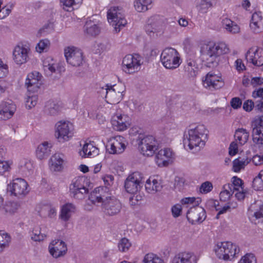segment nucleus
<instances>
[{
  "mask_svg": "<svg viewBox=\"0 0 263 263\" xmlns=\"http://www.w3.org/2000/svg\"><path fill=\"white\" fill-rule=\"evenodd\" d=\"M252 186L256 191L263 190V180L259 175L254 179L252 182Z\"/></svg>",
  "mask_w": 263,
  "mask_h": 263,
  "instance_id": "50",
  "label": "nucleus"
},
{
  "mask_svg": "<svg viewBox=\"0 0 263 263\" xmlns=\"http://www.w3.org/2000/svg\"><path fill=\"white\" fill-rule=\"evenodd\" d=\"M15 109L14 104L9 102H2L0 104V120H6L10 118Z\"/></svg>",
  "mask_w": 263,
  "mask_h": 263,
  "instance_id": "26",
  "label": "nucleus"
},
{
  "mask_svg": "<svg viewBox=\"0 0 263 263\" xmlns=\"http://www.w3.org/2000/svg\"><path fill=\"white\" fill-rule=\"evenodd\" d=\"M213 189V185L212 183L209 181H206L203 183L200 187V192L202 193H208L210 192Z\"/></svg>",
  "mask_w": 263,
  "mask_h": 263,
  "instance_id": "54",
  "label": "nucleus"
},
{
  "mask_svg": "<svg viewBox=\"0 0 263 263\" xmlns=\"http://www.w3.org/2000/svg\"><path fill=\"white\" fill-rule=\"evenodd\" d=\"M249 212H254L253 216L256 219L263 217V204L254 203L251 205L249 209Z\"/></svg>",
  "mask_w": 263,
  "mask_h": 263,
  "instance_id": "38",
  "label": "nucleus"
},
{
  "mask_svg": "<svg viewBox=\"0 0 263 263\" xmlns=\"http://www.w3.org/2000/svg\"><path fill=\"white\" fill-rule=\"evenodd\" d=\"M43 67L44 71L48 76L51 75L56 71V67L55 64L48 63L47 61H44L43 63Z\"/></svg>",
  "mask_w": 263,
  "mask_h": 263,
  "instance_id": "49",
  "label": "nucleus"
},
{
  "mask_svg": "<svg viewBox=\"0 0 263 263\" xmlns=\"http://www.w3.org/2000/svg\"><path fill=\"white\" fill-rule=\"evenodd\" d=\"M250 84L253 87L261 85L263 84V78L261 77L252 78Z\"/></svg>",
  "mask_w": 263,
  "mask_h": 263,
  "instance_id": "61",
  "label": "nucleus"
},
{
  "mask_svg": "<svg viewBox=\"0 0 263 263\" xmlns=\"http://www.w3.org/2000/svg\"><path fill=\"white\" fill-rule=\"evenodd\" d=\"M221 25L227 31L231 33H237L240 31V28L238 25L235 22L228 17H223L222 18Z\"/></svg>",
  "mask_w": 263,
  "mask_h": 263,
  "instance_id": "28",
  "label": "nucleus"
},
{
  "mask_svg": "<svg viewBox=\"0 0 263 263\" xmlns=\"http://www.w3.org/2000/svg\"><path fill=\"white\" fill-rule=\"evenodd\" d=\"M41 74L36 71L29 73L25 82V85L29 91H36L42 84Z\"/></svg>",
  "mask_w": 263,
  "mask_h": 263,
  "instance_id": "20",
  "label": "nucleus"
},
{
  "mask_svg": "<svg viewBox=\"0 0 263 263\" xmlns=\"http://www.w3.org/2000/svg\"><path fill=\"white\" fill-rule=\"evenodd\" d=\"M250 26L256 33L263 31V19L261 12H255L252 14Z\"/></svg>",
  "mask_w": 263,
  "mask_h": 263,
  "instance_id": "25",
  "label": "nucleus"
},
{
  "mask_svg": "<svg viewBox=\"0 0 263 263\" xmlns=\"http://www.w3.org/2000/svg\"><path fill=\"white\" fill-rule=\"evenodd\" d=\"M50 254L54 258L63 256L67 252V246L65 242L60 239L53 240L49 246Z\"/></svg>",
  "mask_w": 263,
  "mask_h": 263,
  "instance_id": "19",
  "label": "nucleus"
},
{
  "mask_svg": "<svg viewBox=\"0 0 263 263\" xmlns=\"http://www.w3.org/2000/svg\"><path fill=\"white\" fill-rule=\"evenodd\" d=\"M217 256L224 260H231L238 254L239 249L238 247L230 241L218 242L214 248Z\"/></svg>",
  "mask_w": 263,
  "mask_h": 263,
  "instance_id": "5",
  "label": "nucleus"
},
{
  "mask_svg": "<svg viewBox=\"0 0 263 263\" xmlns=\"http://www.w3.org/2000/svg\"><path fill=\"white\" fill-rule=\"evenodd\" d=\"M88 183V179L83 177L72 181L69 186L70 196L77 199L84 198L89 193V189L87 187Z\"/></svg>",
  "mask_w": 263,
  "mask_h": 263,
  "instance_id": "6",
  "label": "nucleus"
},
{
  "mask_svg": "<svg viewBox=\"0 0 263 263\" xmlns=\"http://www.w3.org/2000/svg\"><path fill=\"white\" fill-rule=\"evenodd\" d=\"M107 19L108 22L114 27V30L116 33L119 32L127 24L126 20L123 15L119 12L118 7L110 8L108 10Z\"/></svg>",
  "mask_w": 263,
  "mask_h": 263,
  "instance_id": "9",
  "label": "nucleus"
},
{
  "mask_svg": "<svg viewBox=\"0 0 263 263\" xmlns=\"http://www.w3.org/2000/svg\"><path fill=\"white\" fill-rule=\"evenodd\" d=\"M143 262V263H164L160 257L153 253L146 254Z\"/></svg>",
  "mask_w": 263,
  "mask_h": 263,
  "instance_id": "45",
  "label": "nucleus"
},
{
  "mask_svg": "<svg viewBox=\"0 0 263 263\" xmlns=\"http://www.w3.org/2000/svg\"><path fill=\"white\" fill-rule=\"evenodd\" d=\"M252 128V129L257 128L263 130V116L260 117L253 122Z\"/></svg>",
  "mask_w": 263,
  "mask_h": 263,
  "instance_id": "57",
  "label": "nucleus"
},
{
  "mask_svg": "<svg viewBox=\"0 0 263 263\" xmlns=\"http://www.w3.org/2000/svg\"><path fill=\"white\" fill-rule=\"evenodd\" d=\"M29 49L23 46H17L15 47L13 56V60L16 64L21 65L25 63L28 60V53Z\"/></svg>",
  "mask_w": 263,
  "mask_h": 263,
  "instance_id": "22",
  "label": "nucleus"
},
{
  "mask_svg": "<svg viewBox=\"0 0 263 263\" xmlns=\"http://www.w3.org/2000/svg\"><path fill=\"white\" fill-rule=\"evenodd\" d=\"M238 263H256V259L254 254H247L241 258Z\"/></svg>",
  "mask_w": 263,
  "mask_h": 263,
  "instance_id": "52",
  "label": "nucleus"
},
{
  "mask_svg": "<svg viewBox=\"0 0 263 263\" xmlns=\"http://www.w3.org/2000/svg\"><path fill=\"white\" fill-rule=\"evenodd\" d=\"M162 187L161 183L154 179L152 181H151V179H148L145 184L146 191L150 194H154L157 192L161 191Z\"/></svg>",
  "mask_w": 263,
  "mask_h": 263,
  "instance_id": "32",
  "label": "nucleus"
},
{
  "mask_svg": "<svg viewBox=\"0 0 263 263\" xmlns=\"http://www.w3.org/2000/svg\"><path fill=\"white\" fill-rule=\"evenodd\" d=\"M27 187V182L24 179L16 178L8 185L7 190L12 195L20 197L28 194L29 191Z\"/></svg>",
  "mask_w": 263,
  "mask_h": 263,
  "instance_id": "12",
  "label": "nucleus"
},
{
  "mask_svg": "<svg viewBox=\"0 0 263 263\" xmlns=\"http://www.w3.org/2000/svg\"><path fill=\"white\" fill-rule=\"evenodd\" d=\"M246 59L255 66L263 65V49L260 47H252L246 54Z\"/></svg>",
  "mask_w": 263,
  "mask_h": 263,
  "instance_id": "18",
  "label": "nucleus"
},
{
  "mask_svg": "<svg viewBox=\"0 0 263 263\" xmlns=\"http://www.w3.org/2000/svg\"><path fill=\"white\" fill-rule=\"evenodd\" d=\"M238 152V145L236 142H232L229 147V154L234 156Z\"/></svg>",
  "mask_w": 263,
  "mask_h": 263,
  "instance_id": "64",
  "label": "nucleus"
},
{
  "mask_svg": "<svg viewBox=\"0 0 263 263\" xmlns=\"http://www.w3.org/2000/svg\"><path fill=\"white\" fill-rule=\"evenodd\" d=\"M249 133L245 128H238L236 130L234 137L236 141H238L240 145H243L247 142L249 137Z\"/></svg>",
  "mask_w": 263,
  "mask_h": 263,
  "instance_id": "33",
  "label": "nucleus"
},
{
  "mask_svg": "<svg viewBox=\"0 0 263 263\" xmlns=\"http://www.w3.org/2000/svg\"><path fill=\"white\" fill-rule=\"evenodd\" d=\"M52 145L48 142H44L40 144L36 149V157L40 160L47 158L51 154Z\"/></svg>",
  "mask_w": 263,
  "mask_h": 263,
  "instance_id": "27",
  "label": "nucleus"
},
{
  "mask_svg": "<svg viewBox=\"0 0 263 263\" xmlns=\"http://www.w3.org/2000/svg\"><path fill=\"white\" fill-rule=\"evenodd\" d=\"M50 42L47 39L42 40L37 44L35 48L37 52L41 53L46 51L49 48Z\"/></svg>",
  "mask_w": 263,
  "mask_h": 263,
  "instance_id": "48",
  "label": "nucleus"
},
{
  "mask_svg": "<svg viewBox=\"0 0 263 263\" xmlns=\"http://www.w3.org/2000/svg\"><path fill=\"white\" fill-rule=\"evenodd\" d=\"M145 30L147 34L152 36V34H154L155 32L158 31V29L156 27L155 24H147L145 26Z\"/></svg>",
  "mask_w": 263,
  "mask_h": 263,
  "instance_id": "58",
  "label": "nucleus"
},
{
  "mask_svg": "<svg viewBox=\"0 0 263 263\" xmlns=\"http://www.w3.org/2000/svg\"><path fill=\"white\" fill-rule=\"evenodd\" d=\"M103 191L102 187L95 189L90 193L89 199L93 203L101 202V208L103 212L108 216H114L119 214L122 209L120 201L115 197L106 196L101 193Z\"/></svg>",
  "mask_w": 263,
  "mask_h": 263,
  "instance_id": "1",
  "label": "nucleus"
},
{
  "mask_svg": "<svg viewBox=\"0 0 263 263\" xmlns=\"http://www.w3.org/2000/svg\"><path fill=\"white\" fill-rule=\"evenodd\" d=\"M64 160L63 156L59 154H55L50 158V169L52 171L59 172L63 168Z\"/></svg>",
  "mask_w": 263,
  "mask_h": 263,
  "instance_id": "29",
  "label": "nucleus"
},
{
  "mask_svg": "<svg viewBox=\"0 0 263 263\" xmlns=\"http://www.w3.org/2000/svg\"><path fill=\"white\" fill-rule=\"evenodd\" d=\"M249 160L246 157H239L235 159L233 162V168L235 172H238L245 165L249 163Z\"/></svg>",
  "mask_w": 263,
  "mask_h": 263,
  "instance_id": "39",
  "label": "nucleus"
},
{
  "mask_svg": "<svg viewBox=\"0 0 263 263\" xmlns=\"http://www.w3.org/2000/svg\"><path fill=\"white\" fill-rule=\"evenodd\" d=\"M232 183H230V188L233 190V192L236 191L242 190L243 183L241 179L236 176H234L232 178Z\"/></svg>",
  "mask_w": 263,
  "mask_h": 263,
  "instance_id": "46",
  "label": "nucleus"
},
{
  "mask_svg": "<svg viewBox=\"0 0 263 263\" xmlns=\"http://www.w3.org/2000/svg\"><path fill=\"white\" fill-rule=\"evenodd\" d=\"M181 203L182 204H187L190 207L198 205L199 204V201H196V199L194 197H187L183 198L181 200Z\"/></svg>",
  "mask_w": 263,
  "mask_h": 263,
  "instance_id": "53",
  "label": "nucleus"
},
{
  "mask_svg": "<svg viewBox=\"0 0 263 263\" xmlns=\"http://www.w3.org/2000/svg\"><path fill=\"white\" fill-rule=\"evenodd\" d=\"M229 51L228 46L222 42L217 44L210 43L203 45L201 49L202 58L208 67L216 66L218 63L217 58Z\"/></svg>",
  "mask_w": 263,
  "mask_h": 263,
  "instance_id": "3",
  "label": "nucleus"
},
{
  "mask_svg": "<svg viewBox=\"0 0 263 263\" xmlns=\"http://www.w3.org/2000/svg\"><path fill=\"white\" fill-rule=\"evenodd\" d=\"M132 246L129 240L125 238L121 239L118 243V248L120 251L122 252H125L127 251Z\"/></svg>",
  "mask_w": 263,
  "mask_h": 263,
  "instance_id": "47",
  "label": "nucleus"
},
{
  "mask_svg": "<svg viewBox=\"0 0 263 263\" xmlns=\"http://www.w3.org/2000/svg\"><path fill=\"white\" fill-rule=\"evenodd\" d=\"M111 124L114 129L123 131L129 126L128 117L125 115H114L111 119Z\"/></svg>",
  "mask_w": 263,
  "mask_h": 263,
  "instance_id": "23",
  "label": "nucleus"
},
{
  "mask_svg": "<svg viewBox=\"0 0 263 263\" xmlns=\"http://www.w3.org/2000/svg\"><path fill=\"white\" fill-rule=\"evenodd\" d=\"M185 71L188 73L189 77H195L198 73L197 68L196 67H185Z\"/></svg>",
  "mask_w": 263,
  "mask_h": 263,
  "instance_id": "60",
  "label": "nucleus"
},
{
  "mask_svg": "<svg viewBox=\"0 0 263 263\" xmlns=\"http://www.w3.org/2000/svg\"><path fill=\"white\" fill-rule=\"evenodd\" d=\"M230 103L232 108L238 109L241 107L242 101L239 98L235 97L232 99Z\"/></svg>",
  "mask_w": 263,
  "mask_h": 263,
  "instance_id": "59",
  "label": "nucleus"
},
{
  "mask_svg": "<svg viewBox=\"0 0 263 263\" xmlns=\"http://www.w3.org/2000/svg\"><path fill=\"white\" fill-rule=\"evenodd\" d=\"M152 2V0H136L134 6L138 12L145 11L148 9V6Z\"/></svg>",
  "mask_w": 263,
  "mask_h": 263,
  "instance_id": "40",
  "label": "nucleus"
},
{
  "mask_svg": "<svg viewBox=\"0 0 263 263\" xmlns=\"http://www.w3.org/2000/svg\"><path fill=\"white\" fill-rule=\"evenodd\" d=\"M139 150L141 153L145 156L154 155L159 149V143L156 138L152 135L140 134L137 139Z\"/></svg>",
  "mask_w": 263,
  "mask_h": 263,
  "instance_id": "4",
  "label": "nucleus"
},
{
  "mask_svg": "<svg viewBox=\"0 0 263 263\" xmlns=\"http://www.w3.org/2000/svg\"><path fill=\"white\" fill-rule=\"evenodd\" d=\"M197 259V257L193 253L184 252L176 255L172 263H196Z\"/></svg>",
  "mask_w": 263,
  "mask_h": 263,
  "instance_id": "24",
  "label": "nucleus"
},
{
  "mask_svg": "<svg viewBox=\"0 0 263 263\" xmlns=\"http://www.w3.org/2000/svg\"><path fill=\"white\" fill-rule=\"evenodd\" d=\"M20 207V204L17 202H6L3 206V211L5 213L13 214L15 213Z\"/></svg>",
  "mask_w": 263,
  "mask_h": 263,
  "instance_id": "41",
  "label": "nucleus"
},
{
  "mask_svg": "<svg viewBox=\"0 0 263 263\" xmlns=\"http://www.w3.org/2000/svg\"><path fill=\"white\" fill-rule=\"evenodd\" d=\"M140 57L139 55H126L123 59L122 69L128 73H133L138 71L140 68Z\"/></svg>",
  "mask_w": 263,
  "mask_h": 263,
  "instance_id": "13",
  "label": "nucleus"
},
{
  "mask_svg": "<svg viewBox=\"0 0 263 263\" xmlns=\"http://www.w3.org/2000/svg\"><path fill=\"white\" fill-rule=\"evenodd\" d=\"M182 208L181 206L179 204L174 205L172 208V212L174 217H177L180 215Z\"/></svg>",
  "mask_w": 263,
  "mask_h": 263,
  "instance_id": "63",
  "label": "nucleus"
},
{
  "mask_svg": "<svg viewBox=\"0 0 263 263\" xmlns=\"http://www.w3.org/2000/svg\"><path fill=\"white\" fill-rule=\"evenodd\" d=\"M206 217L205 210L198 205L190 207L186 213V218L192 224L202 222L205 219Z\"/></svg>",
  "mask_w": 263,
  "mask_h": 263,
  "instance_id": "16",
  "label": "nucleus"
},
{
  "mask_svg": "<svg viewBox=\"0 0 263 263\" xmlns=\"http://www.w3.org/2000/svg\"><path fill=\"white\" fill-rule=\"evenodd\" d=\"M252 140L253 142L258 145L263 144V130L257 128L252 129Z\"/></svg>",
  "mask_w": 263,
  "mask_h": 263,
  "instance_id": "43",
  "label": "nucleus"
},
{
  "mask_svg": "<svg viewBox=\"0 0 263 263\" xmlns=\"http://www.w3.org/2000/svg\"><path fill=\"white\" fill-rule=\"evenodd\" d=\"M180 60L179 53L174 48H165L161 53V61L166 68H177L180 64Z\"/></svg>",
  "mask_w": 263,
  "mask_h": 263,
  "instance_id": "7",
  "label": "nucleus"
},
{
  "mask_svg": "<svg viewBox=\"0 0 263 263\" xmlns=\"http://www.w3.org/2000/svg\"><path fill=\"white\" fill-rule=\"evenodd\" d=\"M126 146L125 138L121 136H117L108 141L106 149L109 154H120L124 151Z\"/></svg>",
  "mask_w": 263,
  "mask_h": 263,
  "instance_id": "15",
  "label": "nucleus"
},
{
  "mask_svg": "<svg viewBox=\"0 0 263 263\" xmlns=\"http://www.w3.org/2000/svg\"><path fill=\"white\" fill-rule=\"evenodd\" d=\"M212 6V4L210 0H201L199 5V11L204 13L207 10Z\"/></svg>",
  "mask_w": 263,
  "mask_h": 263,
  "instance_id": "51",
  "label": "nucleus"
},
{
  "mask_svg": "<svg viewBox=\"0 0 263 263\" xmlns=\"http://www.w3.org/2000/svg\"><path fill=\"white\" fill-rule=\"evenodd\" d=\"M82 152L83 153V156L94 157L99 154V150L93 144L90 143L84 145Z\"/></svg>",
  "mask_w": 263,
  "mask_h": 263,
  "instance_id": "35",
  "label": "nucleus"
},
{
  "mask_svg": "<svg viewBox=\"0 0 263 263\" xmlns=\"http://www.w3.org/2000/svg\"><path fill=\"white\" fill-rule=\"evenodd\" d=\"M203 86L210 90H215L223 87L224 83L221 77L211 72L208 73L202 80Z\"/></svg>",
  "mask_w": 263,
  "mask_h": 263,
  "instance_id": "17",
  "label": "nucleus"
},
{
  "mask_svg": "<svg viewBox=\"0 0 263 263\" xmlns=\"http://www.w3.org/2000/svg\"><path fill=\"white\" fill-rule=\"evenodd\" d=\"M142 179V174L138 172L129 175L124 182L126 191L132 194L137 193L141 187Z\"/></svg>",
  "mask_w": 263,
  "mask_h": 263,
  "instance_id": "10",
  "label": "nucleus"
},
{
  "mask_svg": "<svg viewBox=\"0 0 263 263\" xmlns=\"http://www.w3.org/2000/svg\"><path fill=\"white\" fill-rule=\"evenodd\" d=\"M39 213L41 217H46L48 216L50 218H54L57 215V210L51 206L44 205L41 208Z\"/></svg>",
  "mask_w": 263,
  "mask_h": 263,
  "instance_id": "36",
  "label": "nucleus"
},
{
  "mask_svg": "<svg viewBox=\"0 0 263 263\" xmlns=\"http://www.w3.org/2000/svg\"><path fill=\"white\" fill-rule=\"evenodd\" d=\"M174 156L173 151L168 148L160 150L155 157V161L159 166H165L168 164L170 159Z\"/></svg>",
  "mask_w": 263,
  "mask_h": 263,
  "instance_id": "21",
  "label": "nucleus"
},
{
  "mask_svg": "<svg viewBox=\"0 0 263 263\" xmlns=\"http://www.w3.org/2000/svg\"><path fill=\"white\" fill-rule=\"evenodd\" d=\"M46 237V236L45 234L41 233L40 232L38 233L37 230H34L32 232V235H31L32 239L34 241H39L44 240Z\"/></svg>",
  "mask_w": 263,
  "mask_h": 263,
  "instance_id": "56",
  "label": "nucleus"
},
{
  "mask_svg": "<svg viewBox=\"0 0 263 263\" xmlns=\"http://www.w3.org/2000/svg\"><path fill=\"white\" fill-rule=\"evenodd\" d=\"M55 127V136L60 142L68 141L73 136V126L69 121H60Z\"/></svg>",
  "mask_w": 263,
  "mask_h": 263,
  "instance_id": "8",
  "label": "nucleus"
},
{
  "mask_svg": "<svg viewBox=\"0 0 263 263\" xmlns=\"http://www.w3.org/2000/svg\"><path fill=\"white\" fill-rule=\"evenodd\" d=\"M61 110V106L58 103L53 101H48L45 106V112L50 116L58 115Z\"/></svg>",
  "mask_w": 263,
  "mask_h": 263,
  "instance_id": "30",
  "label": "nucleus"
},
{
  "mask_svg": "<svg viewBox=\"0 0 263 263\" xmlns=\"http://www.w3.org/2000/svg\"><path fill=\"white\" fill-rule=\"evenodd\" d=\"M8 72V66L0 60V78L5 77Z\"/></svg>",
  "mask_w": 263,
  "mask_h": 263,
  "instance_id": "62",
  "label": "nucleus"
},
{
  "mask_svg": "<svg viewBox=\"0 0 263 263\" xmlns=\"http://www.w3.org/2000/svg\"><path fill=\"white\" fill-rule=\"evenodd\" d=\"M64 54L67 62L72 66H80L83 63V53L78 48L68 47L64 50Z\"/></svg>",
  "mask_w": 263,
  "mask_h": 263,
  "instance_id": "11",
  "label": "nucleus"
},
{
  "mask_svg": "<svg viewBox=\"0 0 263 263\" xmlns=\"http://www.w3.org/2000/svg\"><path fill=\"white\" fill-rule=\"evenodd\" d=\"M230 183L224 184L222 187V190L219 194L220 200L222 201H227L230 199V197L234 193L232 190L231 189Z\"/></svg>",
  "mask_w": 263,
  "mask_h": 263,
  "instance_id": "37",
  "label": "nucleus"
},
{
  "mask_svg": "<svg viewBox=\"0 0 263 263\" xmlns=\"http://www.w3.org/2000/svg\"><path fill=\"white\" fill-rule=\"evenodd\" d=\"M37 102V97L36 96L32 95L31 96H29L26 101V107L29 109L31 108L32 107L34 106Z\"/></svg>",
  "mask_w": 263,
  "mask_h": 263,
  "instance_id": "55",
  "label": "nucleus"
},
{
  "mask_svg": "<svg viewBox=\"0 0 263 263\" xmlns=\"http://www.w3.org/2000/svg\"><path fill=\"white\" fill-rule=\"evenodd\" d=\"M123 89L119 90L116 85L112 86L108 84H106L105 88L102 87V91L106 93L107 102L111 104H116L120 102L123 98Z\"/></svg>",
  "mask_w": 263,
  "mask_h": 263,
  "instance_id": "14",
  "label": "nucleus"
},
{
  "mask_svg": "<svg viewBox=\"0 0 263 263\" xmlns=\"http://www.w3.org/2000/svg\"><path fill=\"white\" fill-rule=\"evenodd\" d=\"M10 241L11 237L8 234L0 232V253L9 246Z\"/></svg>",
  "mask_w": 263,
  "mask_h": 263,
  "instance_id": "42",
  "label": "nucleus"
},
{
  "mask_svg": "<svg viewBox=\"0 0 263 263\" xmlns=\"http://www.w3.org/2000/svg\"><path fill=\"white\" fill-rule=\"evenodd\" d=\"M208 131L202 124L198 125L195 128L188 130L184 135V144H187L190 149L194 153L199 151L205 145L208 140Z\"/></svg>",
  "mask_w": 263,
  "mask_h": 263,
  "instance_id": "2",
  "label": "nucleus"
},
{
  "mask_svg": "<svg viewBox=\"0 0 263 263\" xmlns=\"http://www.w3.org/2000/svg\"><path fill=\"white\" fill-rule=\"evenodd\" d=\"M76 207L72 203H66L64 204L61 209L60 218L64 221H67L70 218L72 213L74 212Z\"/></svg>",
  "mask_w": 263,
  "mask_h": 263,
  "instance_id": "31",
  "label": "nucleus"
},
{
  "mask_svg": "<svg viewBox=\"0 0 263 263\" xmlns=\"http://www.w3.org/2000/svg\"><path fill=\"white\" fill-rule=\"evenodd\" d=\"M85 32L90 36H96L100 32V28L99 26L91 21H87L84 26Z\"/></svg>",
  "mask_w": 263,
  "mask_h": 263,
  "instance_id": "34",
  "label": "nucleus"
},
{
  "mask_svg": "<svg viewBox=\"0 0 263 263\" xmlns=\"http://www.w3.org/2000/svg\"><path fill=\"white\" fill-rule=\"evenodd\" d=\"M5 150L0 148V175H3L9 168L8 163L5 160Z\"/></svg>",
  "mask_w": 263,
  "mask_h": 263,
  "instance_id": "44",
  "label": "nucleus"
}]
</instances>
